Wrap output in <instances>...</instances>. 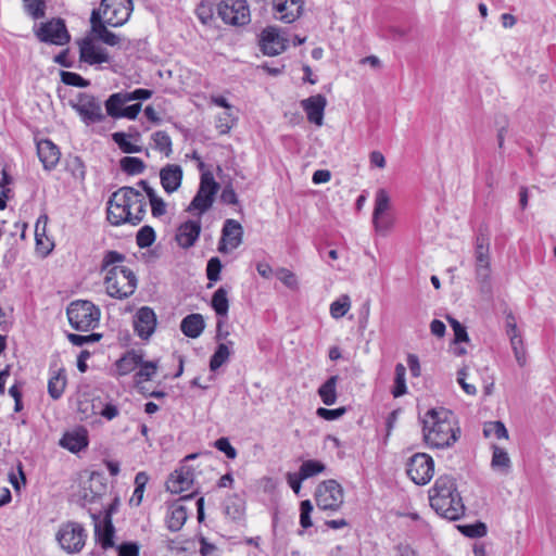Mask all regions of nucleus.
Listing matches in <instances>:
<instances>
[{
    "label": "nucleus",
    "mask_w": 556,
    "mask_h": 556,
    "mask_svg": "<svg viewBox=\"0 0 556 556\" xmlns=\"http://www.w3.org/2000/svg\"><path fill=\"white\" fill-rule=\"evenodd\" d=\"M80 61L89 64H102L110 62V55L103 47L97 45L91 38H84L79 42Z\"/></svg>",
    "instance_id": "nucleus-20"
},
{
    "label": "nucleus",
    "mask_w": 556,
    "mask_h": 556,
    "mask_svg": "<svg viewBox=\"0 0 556 556\" xmlns=\"http://www.w3.org/2000/svg\"><path fill=\"white\" fill-rule=\"evenodd\" d=\"M215 447L225 453L228 458L233 459L237 456L236 448L230 444L227 438H220L216 440Z\"/></svg>",
    "instance_id": "nucleus-61"
},
{
    "label": "nucleus",
    "mask_w": 556,
    "mask_h": 556,
    "mask_svg": "<svg viewBox=\"0 0 556 556\" xmlns=\"http://www.w3.org/2000/svg\"><path fill=\"white\" fill-rule=\"evenodd\" d=\"M193 472L188 466L175 470L166 481V489L174 494H179L191 489Z\"/></svg>",
    "instance_id": "nucleus-24"
},
{
    "label": "nucleus",
    "mask_w": 556,
    "mask_h": 556,
    "mask_svg": "<svg viewBox=\"0 0 556 556\" xmlns=\"http://www.w3.org/2000/svg\"><path fill=\"white\" fill-rule=\"evenodd\" d=\"M218 189L219 185L215 181L213 175L210 172L203 173L197 194L186 211L189 213L195 212V215L201 217L212 207Z\"/></svg>",
    "instance_id": "nucleus-7"
},
{
    "label": "nucleus",
    "mask_w": 556,
    "mask_h": 556,
    "mask_svg": "<svg viewBox=\"0 0 556 556\" xmlns=\"http://www.w3.org/2000/svg\"><path fill=\"white\" fill-rule=\"evenodd\" d=\"M152 140L154 142V148L161 153L169 156L173 152L172 149V139L166 131L159 130L152 135Z\"/></svg>",
    "instance_id": "nucleus-41"
},
{
    "label": "nucleus",
    "mask_w": 556,
    "mask_h": 556,
    "mask_svg": "<svg viewBox=\"0 0 556 556\" xmlns=\"http://www.w3.org/2000/svg\"><path fill=\"white\" fill-rule=\"evenodd\" d=\"M236 117L232 115L231 110H226L216 118V129L219 134L225 135L233 127Z\"/></svg>",
    "instance_id": "nucleus-49"
},
{
    "label": "nucleus",
    "mask_w": 556,
    "mask_h": 556,
    "mask_svg": "<svg viewBox=\"0 0 556 556\" xmlns=\"http://www.w3.org/2000/svg\"><path fill=\"white\" fill-rule=\"evenodd\" d=\"M128 103L126 100L125 92H116L109 97V99L105 101V109L108 115H110L113 118H119V114L123 111V106Z\"/></svg>",
    "instance_id": "nucleus-39"
},
{
    "label": "nucleus",
    "mask_w": 556,
    "mask_h": 556,
    "mask_svg": "<svg viewBox=\"0 0 556 556\" xmlns=\"http://www.w3.org/2000/svg\"><path fill=\"white\" fill-rule=\"evenodd\" d=\"M187 520V509L180 504H174L170 506L167 517V528L173 531H179Z\"/></svg>",
    "instance_id": "nucleus-31"
},
{
    "label": "nucleus",
    "mask_w": 556,
    "mask_h": 556,
    "mask_svg": "<svg viewBox=\"0 0 556 556\" xmlns=\"http://www.w3.org/2000/svg\"><path fill=\"white\" fill-rule=\"evenodd\" d=\"M233 344L232 341H228L227 343H219L210 359V369L212 371L217 370L222 367L230 357L231 350L230 346Z\"/></svg>",
    "instance_id": "nucleus-37"
},
{
    "label": "nucleus",
    "mask_w": 556,
    "mask_h": 556,
    "mask_svg": "<svg viewBox=\"0 0 556 556\" xmlns=\"http://www.w3.org/2000/svg\"><path fill=\"white\" fill-rule=\"evenodd\" d=\"M60 445L72 453H77L88 445L87 432L85 430L66 432L60 440Z\"/></svg>",
    "instance_id": "nucleus-28"
},
{
    "label": "nucleus",
    "mask_w": 556,
    "mask_h": 556,
    "mask_svg": "<svg viewBox=\"0 0 556 556\" xmlns=\"http://www.w3.org/2000/svg\"><path fill=\"white\" fill-rule=\"evenodd\" d=\"M136 241L139 248L144 249L149 248L155 241V231L150 226H143L138 232L136 237Z\"/></svg>",
    "instance_id": "nucleus-50"
},
{
    "label": "nucleus",
    "mask_w": 556,
    "mask_h": 556,
    "mask_svg": "<svg viewBox=\"0 0 556 556\" xmlns=\"http://www.w3.org/2000/svg\"><path fill=\"white\" fill-rule=\"evenodd\" d=\"M273 8L277 20L292 23L302 12L303 0H274Z\"/></svg>",
    "instance_id": "nucleus-22"
},
{
    "label": "nucleus",
    "mask_w": 556,
    "mask_h": 556,
    "mask_svg": "<svg viewBox=\"0 0 556 556\" xmlns=\"http://www.w3.org/2000/svg\"><path fill=\"white\" fill-rule=\"evenodd\" d=\"M134 10L132 0H102L100 8L92 12L100 13V20L111 27L123 26Z\"/></svg>",
    "instance_id": "nucleus-8"
},
{
    "label": "nucleus",
    "mask_w": 556,
    "mask_h": 556,
    "mask_svg": "<svg viewBox=\"0 0 556 556\" xmlns=\"http://www.w3.org/2000/svg\"><path fill=\"white\" fill-rule=\"evenodd\" d=\"M65 386V376H63L61 372L52 376L48 381V392L50 396L54 400L60 399L64 392Z\"/></svg>",
    "instance_id": "nucleus-44"
},
{
    "label": "nucleus",
    "mask_w": 556,
    "mask_h": 556,
    "mask_svg": "<svg viewBox=\"0 0 556 556\" xmlns=\"http://www.w3.org/2000/svg\"><path fill=\"white\" fill-rule=\"evenodd\" d=\"M90 24L91 33L94 35L97 39L111 47L119 45L122 40L121 37L108 29L109 25L104 24L102 20H100L99 12L91 13Z\"/></svg>",
    "instance_id": "nucleus-25"
},
{
    "label": "nucleus",
    "mask_w": 556,
    "mask_h": 556,
    "mask_svg": "<svg viewBox=\"0 0 556 556\" xmlns=\"http://www.w3.org/2000/svg\"><path fill=\"white\" fill-rule=\"evenodd\" d=\"M319 256L326 261L329 265L333 266L332 262L338 260V250L330 245L318 248Z\"/></svg>",
    "instance_id": "nucleus-63"
},
{
    "label": "nucleus",
    "mask_w": 556,
    "mask_h": 556,
    "mask_svg": "<svg viewBox=\"0 0 556 556\" xmlns=\"http://www.w3.org/2000/svg\"><path fill=\"white\" fill-rule=\"evenodd\" d=\"M351 307V300L348 294L340 295L330 304V315L334 319L342 318Z\"/></svg>",
    "instance_id": "nucleus-43"
},
{
    "label": "nucleus",
    "mask_w": 556,
    "mask_h": 556,
    "mask_svg": "<svg viewBox=\"0 0 556 556\" xmlns=\"http://www.w3.org/2000/svg\"><path fill=\"white\" fill-rule=\"evenodd\" d=\"M327 100L321 94H315V126L323 125L324 110L326 108Z\"/></svg>",
    "instance_id": "nucleus-58"
},
{
    "label": "nucleus",
    "mask_w": 556,
    "mask_h": 556,
    "mask_svg": "<svg viewBox=\"0 0 556 556\" xmlns=\"http://www.w3.org/2000/svg\"><path fill=\"white\" fill-rule=\"evenodd\" d=\"M35 34L40 41L58 46L65 45L70 40L65 23L61 18L42 23Z\"/></svg>",
    "instance_id": "nucleus-13"
},
{
    "label": "nucleus",
    "mask_w": 556,
    "mask_h": 556,
    "mask_svg": "<svg viewBox=\"0 0 556 556\" xmlns=\"http://www.w3.org/2000/svg\"><path fill=\"white\" fill-rule=\"evenodd\" d=\"M338 376H331L318 388V395L327 406L333 405L337 401Z\"/></svg>",
    "instance_id": "nucleus-36"
},
{
    "label": "nucleus",
    "mask_w": 556,
    "mask_h": 556,
    "mask_svg": "<svg viewBox=\"0 0 556 556\" xmlns=\"http://www.w3.org/2000/svg\"><path fill=\"white\" fill-rule=\"evenodd\" d=\"M492 451L491 468L503 475L509 473L511 469V460L508 453L495 444L492 445Z\"/></svg>",
    "instance_id": "nucleus-30"
},
{
    "label": "nucleus",
    "mask_w": 556,
    "mask_h": 556,
    "mask_svg": "<svg viewBox=\"0 0 556 556\" xmlns=\"http://www.w3.org/2000/svg\"><path fill=\"white\" fill-rule=\"evenodd\" d=\"M101 338H102V336L100 333H91L88 336H81V334H76V333L67 334L68 341L73 345H76V346H83L87 343L98 342Z\"/></svg>",
    "instance_id": "nucleus-53"
},
{
    "label": "nucleus",
    "mask_w": 556,
    "mask_h": 556,
    "mask_svg": "<svg viewBox=\"0 0 556 556\" xmlns=\"http://www.w3.org/2000/svg\"><path fill=\"white\" fill-rule=\"evenodd\" d=\"M121 168L129 175H137L144 170L146 165L139 157L125 156L121 160Z\"/></svg>",
    "instance_id": "nucleus-45"
},
{
    "label": "nucleus",
    "mask_w": 556,
    "mask_h": 556,
    "mask_svg": "<svg viewBox=\"0 0 556 556\" xmlns=\"http://www.w3.org/2000/svg\"><path fill=\"white\" fill-rule=\"evenodd\" d=\"M48 224V216L40 215L37 219L35 226V239L38 249L45 250L46 253H49L52 249V243L46 236V228Z\"/></svg>",
    "instance_id": "nucleus-34"
},
{
    "label": "nucleus",
    "mask_w": 556,
    "mask_h": 556,
    "mask_svg": "<svg viewBox=\"0 0 556 556\" xmlns=\"http://www.w3.org/2000/svg\"><path fill=\"white\" fill-rule=\"evenodd\" d=\"M275 275L288 288H294L296 286V278L290 270L279 268L275 271Z\"/></svg>",
    "instance_id": "nucleus-60"
},
{
    "label": "nucleus",
    "mask_w": 556,
    "mask_h": 556,
    "mask_svg": "<svg viewBox=\"0 0 556 556\" xmlns=\"http://www.w3.org/2000/svg\"><path fill=\"white\" fill-rule=\"evenodd\" d=\"M127 211L130 212V224L138 225L147 212L144 195L132 187H123Z\"/></svg>",
    "instance_id": "nucleus-19"
},
{
    "label": "nucleus",
    "mask_w": 556,
    "mask_h": 556,
    "mask_svg": "<svg viewBox=\"0 0 556 556\" xmlns=\"http://www.w3.org/2000/svg\"><path fill=\"white\" fill-rule=\"evenodd\" d=\"M201 233V217L189 219L182 223L175 236L177 244L182 249H189L194 245Z\"/></svg>",
    "instance_id": "nucleus-21"
},
{
    "label": "nucleus",
    "mask_w": 556,
    "mask_h": 556,
    "mask_svg": "<svg viewBox=\"0 0 556 556\" xmlns=\"http://www.w3.org/2000/svg\"><path fill=\"white\" fill-rule=\"evenodd\" d=\"M139 364H141V354L129 351L116 362V369L119 376H125L134 371Z\"/></svg>",
    "instance_id": "nucleus-33"
},
{
    "label": "nucleus",
    "mask_w": 556,
    "mask_h": 556,
    "mask_svg": "<svg viewBox=\"0 0 556 556\" xmlns=\"http://www.w3.org/2000/svg\"><path fill=\"white\" fill-rule=\"evenodd\" d=\"M243 239V228L236 219H226L222 230V238L218 244L220 253H228L237 249Z\"/></svg>",
    "instance_id": "nucleus-15"
},
{
    "label": "nucleus",
    "mask_w": 556,
    "mask_h": 556,
    "mask_svg": "<svg viewBox=\"0 0 556 556\" xmlns=\"http://www.w3.org/2000/svg\"><path fill=\"white\" fill-rule=\"evenodd\" d=\"M160 179L163 189L167 193L175 192L182 181V168L177 164H167L160 172Z\"/></svg>",
    "instance_id": "nucleus-26"
},
{
    "label": "nucleus",
    "mask_w": 556,
    "mask_h": 556,
    "mask_svg": "<svg viewBox=\"0 0 556 556\" xmlns=\"http://www.w3.org/2000/svg\"><path fill=\"white\" fill-rule=\"evenodd\" d=\"M124 260V255L110 251L102 262V269L106 270L104 285L106 293L111 298L126 299L134 294L137 288V278L134 271L125 266L116 265Z\"/></svg>",
    "instance_id": "nucleus-2"
},
{
    "label": "nucleus",
    "mask_w": 556,
    "mask_h": 556,
    "mask_svg": "<svg viewBox=\"0 0 556 556\" xmlns=\"http://www.w3.org/2000/svg\"><path fill=\"white\" fill-rule=\"evenodd\" d=\"M346 413V408L345 407H338V408H333V409H330V408H325V407H319L317 408V410L315 412V414L325 419V420H337L339 418H341L344 414Z\"/></svg>",
    "instance_id": "nucleus-55"
},
{
    "label": "nucleus",
    "mask_w": 556,
    "mask_h": 556,
    "mask_svg": "<svg viewBox=\"0 0 556 556\" xmlns=\"http://www.w3.org/2000/svg\"><path fill=\"white\" fill-rule=\"evenodd\" d=\"M61 77H62V81L68 86H75V87H80V88H85V87L89 86L88 80H86L80 75L73 73V72H62Z\"/></svg>",
    "instance_id": "nucleus-57"
},
{
    "label": "nucleus",
    "mask_w": 556,
    "mask_h": 556,
    "mask_svg": "<svg viewBox=\"0 0 556 556\" xmlns=\"http://www.w3.org/2000/svg\"><path fill=\"white\" fill-rule=\"evenodd\" d=\"M222 262L218 257H212L207 262L206 276L210 281L216 282L220 279Z\"/></svg>",
    "instance_id": "nucleus-56"
},
{
    "label": "nucleus",
    "mask_w": 556,
    "mask_h": 556,
    "mask_svg": "<svg viewBox=\"0 0 556 556\" xmlns=\"http://www.w3.org/2000/svg\"><path fill=\"white\" fill-rule=\"evenodd\" d=\"M66 314L75 330L89 331L98 326L101 311L90 301L76 300L68 305Z\"/></svg>",
    "instance_id": "nucleus-4"
},
{
    "label": "nucleus",
    "mask_w": 556,
    "mask_h": 556,
    "mask_svg": "<svg viewBox=\"0 0 556 556\" xmlns=\"http://www.w3.org/2000/svg\"><path fill=\"white\" fill-rule=\"evenodd\" d=\"M447 320L454 331V343L468 342L469 337L466 327L451 316H447Z\"/></svg>",
    "instance_id": "nucleus-52"
},
{
    "label": "nucleus",
    "mask_w": 556,
    "mask_h": 556,
    "mask_svg": "<svg viewBox=\"0 0 556 556\" xmlns=\"http://www.w3.org/2000/svg\"><path fill=\"white\" fill-rule=\"evenodd\" d=\"M458 531L467 538L477 539L486 534V525L482 521H477L470 525H458Z\"/></svg>",
    "instance_id": "nucleus-42"
},
{
    "label": "nucleus",
    "mask_w": 556,
    "mask_h": 556,
    "mask_svg": "<svg viewBox=\"0 0 556 556\" xmlns=\"http://www.w3.org/2000/svg\"><path fill=\"white\" fill-rule=\"evenodd\" d=\"M407 476L417 485L427 484L434 472V462L426 453H416L407 462Z\"/></svg>",
    "instance_id": "nucleus-11"
},
{
    "label": "nucleus",
    "mask_w": 556,
    "mask_h": 556,
    "mask_svg": "<svg viewBox=\"0 0 556 556\" xmlns=\"http://www.w3.org/2000/svg\"><path fill=\"white\" fill-rule=\"evenodd\" d=\"M124 193L123 188H119L111 195L108 202V220L114 226L125 223L130 224L131 214L127 211Z\"/></svg>",
    "instance_id": "nucleus-16"
},
{
    "label": "nucleus",
    "mask_w": 556,
    "mask_h": 556,
    "mask_svg": "<svg viewBox=\"0 0 556 556\" xmlns=\"http://www.w3.org/2000/svg\"><path fill=\"white\" fill-rule=\"evenodd\" d=\"M288 40L275 26L263 29L260 38L261 50L267 55H278L287 48Z\"/></svg>",
    "instance_id": "nucleus-17"
},
{
    "label": "nucleus",
    "mask_w": 556,
    "mask_h": 556,
    "mask_svg": "<svg viewBox=\"0 0 556 556\" xmlns=\"http://www.w3.org/2000/svg\"><path fill=\"white\" fill-rule=\"evenodd\" d=\"M313 507L309 500H305L301 503V515H300V523L302 528L306 529L311 527L313 523L311 521V511Z\"/></svg>",
    "instance_id": "nucleus-59"
},
{
    "label": "nucleus",
    "mask_w": 556,
    "mask_h": 556,
    "mask_svg": "<svg viewBox=\"0 0 556 556\" xmlns=\"http://www.w3.org/2000/svg\"><path fill=\"white\" fill-rule=\"evenodd\" d=\"M475 268L481 289L490 287V235L485 226H480L475 239Z\"/></svg>",
    "instance_id": "nucleus-5"
},
{
    "label": "nucleus",
    "mask_w": 556,
    "mask_h": 556,
    "mask_svg": "<svg viewBox=\"0 0 556 556\" xmlns=\"http://www.w3.org/2000/svg\"><path fill=\"white\" fill-rule=\"evenodd\" d=\"M139 371L136 374V376L140 379H143L146 381L150 380L157 370V363L156 362H144L141 358V364H139Z\"/></svg>",
    "instance_id": "nucleus-54"
},
{
    "label": "nucleus",
    "mask_w": 556,
    "mask_h": 556,
    "mask_svg": "<svg viewBox=\"0 0 556 556\" xmlns=\"http://www.w3.org/2000/svg\"><path fill=\"white\" fill-rule=\"evenodd\" d=\"M313 476V460H306L301 466L300 475L289 473L288 482L295 494L300 493L301 481Z\"/></svg>",
    "instance_id": "nucleus-38"
},
{
    "label": "nucleus",
    "mask_w": 556,
    "mask_h": 556,
    "mask_svg": "<svg viewBox=\"0 0 556 556\" xmlns=\"http://www.w3.org/2000/svg\"><path fill=\"white\" fill-rule=\"evenodd\" d=\"M87 538L86 529L76 521L62 523L55 533L60 548L70 555L80 553L86 545Z\"/></svg>",
    "instance_id": "nucleus-6"
},
{
    "label": "nucleus",
    "mask_w": 556,
    "mask_h": 556,
    "mask_svg": "<svg viewBox=\"0 0 556 556\" xmlns=\"http://www.w3.org/2000/svg\"><path fill=\"white\" fill-rule=\"evenodd\" d=\"M24 7L26 12L35 20L41 18L45 15V0H24Z\"/></svg>",
    "instance_id": "nucleus-51"
},
{
    "label": "nucleus",
    "mask_w": 556,
    "mask_h": 556,
    "mask_svg": "<svg viewBox=\"0 0 556 556\" xmlns=\"http://www.w3.org/2000/svg\"><path fill=\"white\" fill-rule=\"evenodd\" d=\"M394 375H395V377H394V386L392 389V394L394 397H400L407 392L406 380H405V376H406L405 366L401 363L396 364L395 369H394Z\"/></svg>",
    "instance_id": "nucleus-40"
},
{
    "label": "nucleus",
    "mask_w": 556,
    "mask_h": 556,
    "mask_svg": "<svg viewBox=\"0 0 556 556\" xmlns=\"http://www.w3.org/2000/svg\"><path fill=\"white\" fill-rule=\"evenodd\" d=\"M217 12L226 24L242 26L250 22V9L245 0H223Z\"/></svg>",
    "instance_id": "nucleus-12"
},
{
    "label": "nucleus",
    "mask_w": 556,
    "mask_h": 556,
    "mask_svg": "<svg viewBox=\"0 0 556 556\" xmlns=\"http://www.w3.org/2000/svg\"><path fill=\"white\" fill-rule=\"evenodd\" d=\"M483 434L485 438L508 439V431L500 420L486 422L483 427Z\"/></svg>",
    "instance_id": "nucleus-46"
},
{
    "label": "nucleus",
    "mask_w": 556,
    "mask_h": 556,
    "mask_svg": "<svg viewBox=\"0 0 556 556\" xmlns=\"http://www.w3.org/2000/svg\"><path fill=\"white\" fill-rule=\"evenodd\" d=\"M92 518L94 520V538L96 541L101 545L103 549H109L111 547H114V535H115V528L112 522L111 518V511H108L103 519V525H101L96 517V515H92Z\"/></svg>",
    "instance_id": "nucleus-23"
},
{
    "label": "nucleus",
    "mask_w": 556,
    "mask_h": 556,
    "mask_svg": "<svg viewBox=\"0 0 556 556\" xmlns=\"http://www.w3.org/2000/svg\"><path fill=\"white\" fill-rule=\"evenodd\" d=\"M429 500L435 513L448 520H457L465 514L456 481L450 476H441L435 480L429 491Z\"/></svg>",
    "instance_id": "nucleus-3"
},
{
    "label": "nucleus",
    "mask_w": 556,
    "mask_h": 556,
    "mask_svg": "<svg viewBox=\"0 0 556 556\" xmlns=\"http://www.w3.org/2000/svg\"><path fill=\"white\" fill-rule=\"evenodd\" d=\"M211 305L217 316L226 317L229 311L228 290L219 287L212 296Z\"/></svg>",
    "instance_id": "nucleus-35"
},
{
    "label": "nucleus",
    "mask_w": 556,
    "mask_h": 556,
    "mask_svg": "<svg viewBox=\"0 0 556 556\" xmlns=\"http://www.w3.org/2000/svg\"><path fill=\"white\" fill-rule=\"evenodd\" d=\"M315 503L321 510H338L343 504V489L333 479L323 481L315 491Z\"/></svg>",
    "instance_id": "nucleus-9"
},
{
    "label": "nucleus",
    "mask_w": 556,
    "mask_h": 556,
    "mask_svg": "<svg viewBox=\"0 0 556 556\" xmlns=\"http://www.w3.org/2000/svg\"><path fill=\"white\" fill-rule=\"evenodd\" d=\"M422 424L424 439L431 447H448L457 441L460 433L454 414L443 407L429 409Z\"/></svg>",
    "instance_id": "nucleus-1"
},
{
    "label": "nucleus",
    "mask_w": 556,
    "mask_h": 556,
    "mask_svg": "<svg viewBox=\"0 0 556 556\" xmlns=\"http://www.w3.org/2000/svg\"><path fill=\"white\" fill-rule=\"evenodd\" d=\"M37 154L45 169L48 170L56 166L61 155L59 148L48 139L40 140L37 143Z\"/></svg>",
    "instance_id": "nucleus-27"
},
{
    "label": "nucleus",
    "mask_w": 556,
    "mask_h": 556,
    "mask_svg": "<svg viewBox=\"0 0 556 556\" xmlns=\"http://www.w3.org/2000/svg\"><path fill=\"white\" fill-rule=\"evenodd\" d=\"M466 377H467V369L466 368L459 369L457 372V382L460 384L462 389L468 395H475L477 393V388L473 384L466 382Z\"/></svg>",
    "instance_id": "nucleus-62"
},
{
    "label": "nucleus",
    "mask_w": 556,
    "mask_h": 556,
    "mask_svg": "<svg viewBox=\"0 0 556 556\" xmlns=\"http://www.w3.org/2000/svg\"><path fill=\"white\" fill-rule=\"evenodd\" d=\"M118 556H138L139 545L134 542L123 543L117 546Z\"/></svg>",
    "instance_id": "nucleus-64"
},
{
    "label": "nucleus",
    "mask_w": 556,
    "mask_h": 556,
    "mask_svg": "<svg viewBox=\"0 0 556 556\" xmlns=\"http://www.w3.org/2000/svg\"><path fill=\"white\" fill-rule=\"evenodd\" d=\"M390 207V197L384 189L376 192L375 207L372 212V223L377 231L387 232L393 225V218L388 214Z\"/></svg>",
    "instance_id": "nucleus-14"
},
{
    "label": "nucleus",
    "mask_w": 556,
    "mask_h": 556,
    "mask_svg": "<svg viewBox=\"0 0 556 556\" xmlns=\"http://www.w3.org/2000/svg\"><path fill=\"white\" fill-rule=\"evenodd\" d=\"M113 140L124 153H138L141 152V147L130 142L129 136L124 132L113 134Z\"/></svg>",
    "instance_id": "nucleus-48"
},
{
    "label": "nucleus",
    "mask_w": 556,
    "mask_h": 556,
    "mask_svg": "<svg viewBox=\"0 0 556 556\" xmlns=\"http://www.w3.org/2000/svg\"><path fill=\"white\" fill-rule=\"evenodd\" d=\"M157 319L154 311L149 306L140 307L134 316V329L142 340H149L154 333Z\"/></svg>",
    "instance_id": "nucleus-18"
},
{
    "label": "nucleus",
    "mask_w": 556,
    "mask_h": 556,
    "mask_svg": "<svg viewBox=\"0 0 556 556\" xmlns=\"http://www.w3.org/2000/svg\"><path fill=\"white\" fill-rule=\"evenodd\" d=\"M71 105L86 125L104 119L101 102L92 94L80 92L76 99L71 101Z\"/></svg>",
    "instance_id": "nucleus-10"
},
{
    "label": "nucleus",
    "mask_w": 556,
    "mask_h": 556,
    "mask_svg": "<svg viewBox=\"0 0 556 556\" xmlns=\"http://www.w3.org/2000/svg\"><path fill=\"white\" fill-rule=\"evenodd\" d=\"M147 193L151 205V212L154 217H161L166 213V203L160 198L154 189L149 186L146 180H140L138 184Z\"/></svg>",
    "instance_id": "nucleus-32"
},
{
    "label": "nucleus",
    "mask_w": 556,
    "mask_h": 556,
    "mask_svg": "<svg viewBox=\"0 0 556 556\" xmlns=\"http://www.w3.org/2000/svg\"><path fill=\"white\" fill-rule=\"evenodd\" d=\"M204 327L205 324L201 314H190L186 316L180 324L182 333L192 339L200 337Z\"/></svg>",
    "instance_id": "nucleus-29"
},
{
    "label": "nucleus",
    "mask_w": 556,
    "mask_h": 556,
    "mask_svg": "<svg viewBox=\"0 0 556 556\" xmlns=\"http://www.w3.org/2000/svg\"><path fill=\"white\" fill-rule=\"evenodd\" d=\"M509 340L518 365L521 367L525 366L527 362L526 348L521 334L517 333L514 336H509Z\"/></svg>",
    "instance_id": "nucleus-47"
}]
</instances>
